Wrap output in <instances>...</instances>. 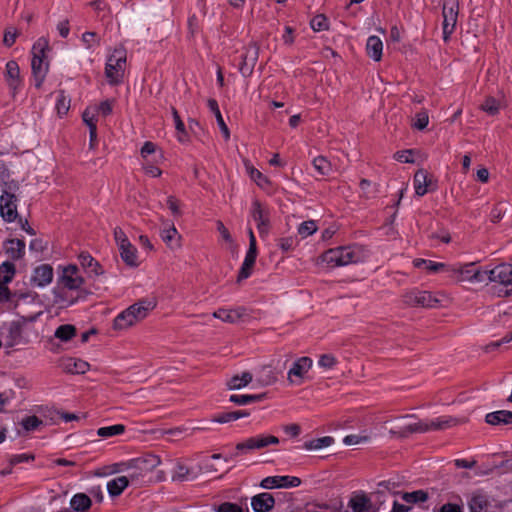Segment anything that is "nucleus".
I'll return each mask as SVG.
<instances>
[{
  "instance_id": "40",
  "label": "nucleus",
  "mask_w": 512,
  "mask_h": 512,
  "mask_svg": "<svg viewBox=\"0 0 512 512\" xmlns=\"http://www.w3.org/2000/svg\"><path fill=\"white\" fill-rule=\"evenodd\" d=\"M334 443V439L331 436H324L321 438L306 441L303 448L306 450H318L324 447H328Z\"/></svg>"
},
{
  "instance_id": "13",
  "label": "nucleus",
  "mask_w": 512,
  "mask_h": 512,
  "mask_svg": "<svg viewBox=\"0 0 512 512\" xmlns=\"http://www.w3.org/2000/svg\"><path fill=\"white\" fill-rule=\"evenodd\" d=\"M258 58L259 46L255 42L249 43L241 55V62L239 64V72L242 76L249 77L253 73Z\"/></svg>"
},
{
  "instance_id": "1",
  "label": "nucleus",
  "mask_w": 512,
  "mask_h": 512,
  "mask_svg": "<svg viewBox=\"0 0 512 512\" xmlns=\"http://www.w3.org/2000/svg\"><path fill=\"white\" fill-rule=\"evenodd\" d=\"M161 463L159 456L154 454H146L142 457L130 460L122 471H126L130 483L141 486L150 479L149 474Z\"/></svg>"
},
{
  "instance_id": "20",
  "label": "nucleus",
  "mask_w": 512,
  "mask_h": 512,
  "mask_svg": "<svg viewBox=\"0 0 512 512\" xmlns=\"http://www.w3.org/2000/svg\"><path fill=\"white\" fill-rule=\"evenodd\" d=\"M54 272L50 264H41L34 268L31 284L36 287H45L53 280Z\"/></svg>"
},
{
  "instance_id": "60",
  "label": "nucleus",
  "mask_w": 512,
  "mask_h": 512,
  "mask_svg": "<svg viewBox=\"0 0 512 512\" xmlns=\"http://www.w3.org/2000/svg\"><path fill=\"white\" fill-rule=\"evenodd\" d=\"M337 363L336 358L331 354H323L320 356L318 364L320 367L331 369Z\"/></svg>"
},
{
  "instance_id": "12",
  "label": "nucleus",
  "mask_w": 512,
  "mask_h": 512,
  "mask_svg": "<svg viewBox=\"0 0 512 512\" xmlns=\"http://www.w3.org/2000/svg\"><path fill=\"white\" fill-rule=\"evenodd\" d=\"M279 439L273 435H257L250 437L243 442L236 445L237 452L232 454L230 458L238 455L239 452H246L249 450L262 449L272 444H278Z\"/></svg>"
},
{
  "instance_id": "37",
  "label": "nucleus",
  "mask_w": 512,
  "mask_h": 512,
  "mask_svg": "<svg viewBox=\"0 0 512 512\" xmlns=\"http://www.w3.org/2000/svg\"><path fill=\"white\" fill-rule=\"evenodd\" d=\"M129 483L128 477L119 476L107 483V490L112 497L119 496Z\"/></svg>"
},
{
  "instance_id": "50",
  "label": "nucleus",
  "mask_w": 512,
  "mask_h": 512,
  "mask_svg": "<svg viewBox=\"0 0 512 512\" xmlns=\"http://www.w3.org/2000/svg\"><path fill=\"white\" fill-rule=\"evenodd\" d=\"M480 108H481V110H483L487 114L494 116V115H497L499 113L500 103L494 97L489 96L481 104Z\"/></svg>"
},
{
  "instance_id": "36",
  "label": "nucleus",
  "mask_w": 512,
  "mask_h": 512,
  "mask_svg": "<svg viewBox=\"0 0 512 512\" xmlns=\"http://www.w3.org/2000/svg\"><path fill=\"white\" fill-rule=\"evenodd\" d=\"M91 499L84 493L75 494L71 501V508L76 512H86L91 507Z\"/></svg>"
},
{
  "instance_id": "3",
  "label": "nucleus",
  "mask_w": 512,
  "mask_h": 512,
  "mask_svg": "<svg viewBox=\"0 0 512 512\" xmlns=\"http://www.w3.org/2000/svg\"><path fill=\"white\" fill-rule=\"evenodd\" d=\"M458 420L452 416H441L432 420H419L415 423L408 424L399 430H390V434L397 435L400 438H406L413 433H426L430 431L445 430L456 426Z\"/></svg>"
},
{
  "instance_id": "59",
  "label": "nucleus",
  "mask_w": 512,
  "mask_h": 512,
  "mask_svg": "<svg viewBox=\"0 0 512 512\" xmlns=\"http://www.w3.org/2000/svg\"><path fill=\"white\" fill-rule=\"evenodd\" d=\"M35 459V456L33 454H16L12 455L9 459V463L11 466H15L17 464L23 463V462H29L33 461Z\"/></svg>"
},
{
  "instance_id": "38",
  "label": "nucleus",
  "mask_w": 512,
  "mask_h": 512,
  "mask_svg": "<svg viewBox=\"0 0 512 512\" xmlns=\"http://www.w3.org/2000/svg\"><path fill=\"white\" fill-rule=\"evenodd\" d=\"M253 376L250 372H243L241 375H235L231 377L227 386L230 390L241 389L251 383Z\"/></svg>"
},
{
  "instance_id": "52",
  "label": "nucleus",
  "mask_w": 512,
  "mask_h": 512,
  "mask_svg": "<svg viewBox=\"0 0 512 512\" xmlns=\"http://www.w3.org/2000/svg\"><path fill=\"white\" fill-rule=\"evenodd\" d=\"M359 186L362 191V195L367 199L374 197L378 192L376 185L372 184L368 179H362Z\"/></svg>"
},
{
  "instance_id": "18",
  "label": "nucleus",
  "mask_w": 512,
  "mask_h": 512,
  "mask_svg": "<svg viewBox=\"0 0 512 512\" xmlns=\"http://www.w3.org/2000/svg\"><path fill=\"white\" fill-rule=\"evenodd\" d=\"M312 359L307 356L298 358L288 371V380L293 384H301L304 375L312 367Z\"/></svg>"
},
{
  "instance_id": "47",
  "label": "nucleus",
  "mask_w": 512,
  "mask_h": 512,
  "mask_svg": "<svg viewBox=\"0 0 512 512\" xmlns=\"http://www.w3.org/2000/svg\"><path fill=\"white\" fill-rule=\"evenodd\" d=\"M402 499L409 504L418 502H425L428 499L427 492L423 490H416L413 492H405L402 494Z\"/></svg>"
},
{
  "instance_id": "51",
  "label": "nucleus",
  "mask_w": 512,
  "mask_h": 512,
  "mask_svg": "<svg viewBox=\"0 0 512 512\" xmlns=\"http://www.w3.org/2000/svg\"><path fill=\"white\" fill-rule=\"evenodd\" d=\"M310 26L316 32L325 31L329 29V21L325 15L318 14L311 19Z\"/></svg>"
},
{
  "instance_id": "7",
  "label": "nucleus",
  "mask_w": 512,
  "mask_h": 512,
  "mask_svg": "<svg viewBox=\"0 0 512 512\" xmlns=\"http://www.w3.org/2000/svg\"><path fill=\"white\" fill-rule=\"evenodd\" d=\"M455 276L457 281L485 282L487 281L486 270H479L475 263L454 264L449 266V272Z\"/></svg>"
},
{
  "instance_id": "19",
  "label": "nucleus",
  "mask_w": 512,
  "mask_h": 512,
  "mask_svg": "<svg viewBox=\"0 0 512 512\" xmlns=\"http://www.w3.org/2000/svg\"><path fill=\"white\" fill-rule=\"evenodd\" d=\"M251 217L257 223L260 236L267 234L269 230V212L259 200H254L252 203Z\"/></svg>"
},
{
  "instance_id": "27",
  "label": "nucleus",
  "mask_w": 512,
  "mask_h": 512,
  "mask_svg": "<svg viewBox=\"0 0 512 512\" xmlns=\"http://www.w3.org/2000/svg\"><path fill=\"white\" fill-rule=\"evenodd\" d=\"M257 250L248 249L245 259L242 263V266L239 270L237 281L241 282L244 279H247L252 274L253 267L257 258Z\"/></svg>"
},
{
  "instance_id": "42",
  "label": "nucleus",
  "mask_w": 512,
  "mask_h": 512,
  "mask_svg": "<svg viewBox=\"0 0 512 512\" xmlns=\"http://www.w3.org/2000/svg\"><path fill=\"white\" fill-rule=\"evenodd\" d=\"M125 426L123 424H115L112 426L100 427L97 430V435L102 438H110L113 436L121 435L125 432Z\"/></svg>"
},
{
  "instance_id": "49",
  "label": "nucleus",
  "mask_w": 512,
  "mask_h": 512,
  "mask_svg": "<svg viewBox=\"0 0 512 512\" xmlns=\"http://www.w3.org/2000/svg\"><path fill=\"white\" fill-rule=\"evenodd\" d=\"M70 109V99L64 94V91H59L56 101V110L59 116H64Z\"/></svg>"
},
{
  "instance_id": "48",
  "label": "nucleus",
  "mask_w": 512,
  "mask_h": 512,
  "mask_svg": "<svg viewBox=\"0 0 512 512\" xmlns=\"http://www.w3.org/2000/svg\"><path fill=\"white\" fill-rule=\"evenodd\" d=\"M177 235H178V231L174 225L164 228L161 232L162 240L171 248L178 246V243L175 240Z\"/></svg>"
},
{
  "instance_id": "61",
  "label": "nucleus",
  "mask_w": 512,
  "mask_h": 512,
  "mask_svg": "<svg viewBox=\"0 0 512 512\" xmlns=\"http://www.w3.org/2000/svg\"><path fill=\"white\" fill-rule=\"evenodd\" d=\"M429 123V116L427 112L422 111L416 114V120L414 122V127L418 130H423L427 127Z\"/></svg>"
},
{
  "instance_id": "44",
  "label": "nucleus",
  "mask_w": 512,
  "mask_h": 512,
  "mask_svg": "<svg viewBox=\"0 0 512 512\" xmlns=\"http://www.w3.org/2000/svg\"><path fill=\"white\" fill-rule=\"evenodd\" d=\"M15 274V266L11 262H4L0 265V285L10 282Z\"/></svg>"
},
{
  "instance_id": "25",
  "label": "nucleus",
  "mask_w": 512,
  "mask_h": 512,
  "mask_svg": "<svg viewBox=\"0 0 512 512\" xmlns=\"http://www.w3.org/2000/svg\"><path fill=\"white\" fill-rule=\"evenodd\" d=\"M245 315L246 309L244 307H238L235 309L219 308L213 313V317L231 324L239 322Z\"/></svg>"
},
{
  "instance_id": "29",
  "label": "nucleus",
  "mask_w": 512,
  "mask_h": 512,
  "mask_svg": "<svg viewBox=\"0 0 512 512\" xmlns=\"http://www.w3.org/2000/svg\"><path fill=\"white\" fill-rule=\"evenodd\" d=\"M5 250L12 260H18L24 255L25 242L22 239H10L5 243Z\"/></svg>"
},
{
  "instance_id": "58",
  "label": "nucleus",
  "mask_w": 512,
  "mask_h": 512,
  "mask_svg": "<svg viewBox=\"0 0 512 512\" xmlns=\"http://www.w3.org/2000/svg\"><path fill=\"white\" fill-rule=\"evenodd\" d=\"M369 440H370V437L367 435L351 434V435H347L343 439V442L346 445H356V444H360V443H367Z\"/></svg>"
},
{
  "instance_id": "34",
  "label": "nucleus",
  "mask_w": 512,
  "mask_h": 512,
  "mask_svg": "<svg viewBox=\"0 0 512 512\" xmlns=\"http://www.w3.org/2000/svg\"><path fill=\"white\" fill-rule=\"evenodd\" d=\"M122 260L128 266H138L137 249L129 242L123 247H118Z\"/></svg>"
},
{
  "instance_id": "22",
  "label": "nucleus",
  "mask_w": 512,
  "mask_h": 512,
  "mask_svg": "<svg viewBox=\"0 0 512 512\" xmlns=\"http://www.w3.org/2000/svg\"><path fill=\"white\" fill-rule=\"evenodd\" d=\"M468 506L470 512H492L488 495L481 491H476L471 495Z\"/></svg>"
},
{
  "instance_id": "5",
  "label": "nucleus",
  "mask_w": 512,
  "mask_h": 512,
  "mask_svg": "<svg viewBox=\"0 0 512 512\" xmlns=\"http://www.w3.org/2000/svg\"><path fill=\"white\" fill-rule=\"evenodd\" d=\"M156 307V302L142 299L122 311L114 320L115 329H126L138 321L146 318L150 311Z\"/></svg>"
},
{
  "instance_id": "4",
  "label": "nucleus",
  "mask_w": 512,
  "mask_h": 512,
  "mask_svg": "<svg viewBox=\"0 0 512 512\" xmlns=\"http://www.w3.org/2000/svg\"><path fill=\"white\" fill-rule=\"evenodd\" d=\"M361 248L353 246H339L323 252L320 256L321 263L328 268H336L357 263L361 260Z\"/></svg>"
},
{
  "instance_id": "41",
  "label": "nucleus",
  "mask_w": 512,
  "mask_h": 512,
  "mask_svg": "<svg viewBox=\"0 0 512 512\" xmlns=\"http://www.w3.org/2000/svg\"><path fill=\"white\" fill-rule=\"evenodd\" d=\"M249 415V412L246 410H237V411H231V412H224L218 414L214 421L218 423H228L231 421H235L239 418L246 417Z\"/></svg>"
},
{
  "instance_id": "23",
  "label": "nucleus",
  "mask_w": 512,
  "mask_h": 512,
  "mask_svg": "<svg viewBox=\"0 0 512 512\" xmlns=\"http://www.w3.org/2000/svg\"><path fill=\"white\" fill-rule=\"evenodd\" d=\"M275 505L272 494L263 492L251 498V506L255 512H270Z\"/></svg>"
},
{
  "instance_id": "6",
  "label": "nucleus",
  "mask_w": 512,
  "mask_h": 512,
  "mask_svg": "<svg viewBox=\"0 0 512 512\" xmlns=\"http://www.w3.org/2000/svg\"><path fill=\"white\" fill-rule=\"evenodd\" d=\"M126 58V50L123 47L115 48L112 54L108 57L105 65V76L108 79L109 84L118 85L122 82Z\"/></svg>"
},
{
  "instance_id": "14",
  "label": "nucleus",
  "mask_w": 512,
  "mask_h": 512,
  "mask_svg": "<svg viewBox=\"0 0 512 512\" xmlns=\"http://www.w3.org/2000/svg\"><path fill=\"white\" fill-rule=\"evenodd\" d=\"M416 195L422 197L437 189V181L434 176L424 169H419L413 179Z\"/></svg>"
},
{
  "instance_id": "17",
  "label": "nucleus",
  "mask_w": 512,
  "mask_h": 512,
  "mask_svg": "<svg viewBox=\"0 0 512 512\" xmlns=\"http://www.w3.org/2000/svg\"><path fill=\"white\" fill-rule=\"evenodd\" d=\"M4 78L11 95L14 97L22 85L20 68L15 60H10L6 63Z\"/></svg>"
},
{
  "instance_id": "62",
  "label": "nucleus",
  "mask_w": 512,
  "mask_h": 512,
  "mask_svg": "<svg viewBox=\"0 0 512 512\" xmlns=\"http://www.w3.org/2000/svg\"><path fill=\"white\" fill-rule=\"evenodd\" d=\"M113 234H114L115 242L118 247H120V246L123 247L124 245H127V243L130 242L128 237L126 236L125 232L120 227H115Z\"/></svg>"
},
{
  "instance_id": "26",
  "label": "nucleus",
  "mask_w": 512,
  "mask_h": 512,
  "mask_svg": "<svg viewBox=\"0 0 512 512\" xmlns=\"http://www.w3.org/2000/svg\"><path fill=\"white\" fill-rule=\"evenodd\" d=\"M80 265L91 274L96 276L103 274L102 266L96 261L90 253L83 251L78 255Z\"/></svg>"
},
{
  "instance_id": "8",
  "label": "nucleus",
  "mask_w": 512,
  "mask_h": 512,
  "mask_svg": "<svg viewBox=\"0 0 512 512\" xmlns=\"http://www.w3.org/2000/svg\"><path fill=\"white\" fill-rule=\"evenodd\" d=\"M85 280L80 274V270L77 265L69 264L61 267V274L58 277L57 285L67 289L80 292V289L84 285Z\"/></svg>"
},
{
  "instance_id": "15",
  "label": "nucleus",
  "mask_w": 512,
  "mask_h": 512,
  "mask_svg": "<svg viewBox=\"0 0 512 512\" xmlns=\"http://www.w3.org/2000/svg\"><path fill=\"white\" fill-rule=\"evenodd\" d=\"M16 201V196L8 190L0 196V214L6 222H13L18 216Z\"/></svg>"
},
{
  "instance_id": "54",
  "label": "nucleus",
  "mask_w": 512,
  "mask_h": 512,
  "mask_svg": "<svg viewBox=\"0 0 512 512\" xmlns=\"http://www.w3.org/2000/svg\"><path fill=\"white\" fill-rule=\"evenodd\" d=\"M317 231V224L314 220L304 221L298 228V233L306 238Z\"/></svg>"
},
{
  "instance_id": "28",
  "label": "nucleus",
  "mask_w": 512,
  "mask_h": 512,
  "mask_svg": "<svg viewBox=\"0 0 512 512\" xmlns=\"http://www.w3.org/2000/svg\"><path fill=\"white\" fill-rule=\"evenodd\" d=\"M485 420L490 425H510L512 424V411L499 410L488 413Z\"/></svg>"
},
{
  "instance_id": "45",
  "label": "nucleus",
  "mask_w": 512,
  "mask_h": 512,
  "mask_svg": "<svg viewBox=\"0 0 512 512\" xmlns=\"http://www.w3.org/2000/svg\"><path fill=\"white\" fill-rule=\"evenodd\" d=\"M265 397V394L257 395H231L230 401L237 405H247L250 403L261 401Z\"/></svg>"
},
{
  "instance_id": "16",
  "label": "nucleus",
  "mask_w": 512,
  "mask_h": 512,
  "mask_svg": "<svg viewBox=\"0 0 512 512\" xmlns=\"http://www.w3.org/2000/svg\"><path fill=\"white\" fill-rule=\"evenodd\" d=\"M301 484V479L296 476H268L262 479L260 486L264 489L293 488Z\"/></svg>"
},
{
  "instance_id": "35",
  "label": "nucleus",
  "mask_w": 512,
  "mask_h": 512,
  "mask_svg": "<svg viewBox=\"0 0 512 512\" xmlns=\"http://www.w3.org/2000/svg\"><path fill=\"white\" fill-rule=\"evenodd\" d=\"M369 506L370 499L364 493L354 494L349 501V507L353 512H365Z\"/></svg>"
},
{
  "instance_id": "21",
  "label": "nucleus",
  "mask_w": 512,
  "mask_h": 512,
  "mask_svg": "<svg viewBox=\"0 0 512 512\" xmlns=\"http://www.w3.org/2000/svg\"><path fill=\"white\" fill-rule=\"evenodd\" d=\"M59 367L65 373L84 374L90 369L88 362L74 357H63L59 360Z\"/></svg>"
},
{
  "instance_id": "53",
  "label": "nucleus",
  "mask_w": 512,
  "mask_h": 512,
  "mask_svg": "<svg viewBox=\"0 0 512 512\" xmlns=\"http://www.w3.org/2000/svg\"><path fill=\"white\" fill-rule=\"evenodd\" d=\"M81 40L87 49H92L93 47L100 45V38L97 33L92 31L83 33Z\"/></svg>"
},
{
  "instance_id": "31",
  "label": "nucleus",
  "mask_w": 512,
  "mask_h": 512,
  "mask_svg": "<svg viewBox=\"0 0 512 512\" xmlns=\"http://www.w3.org/2000/svg\"><path fill=\"white\" fill-rule=\"evenodd\" d=\"M383 43L378 36L372 35L367 39L366 52L367 55L375 61L382 58Z\"/></svg>"
},
{
  "instance_id": "39",
  "label": "nucleus",
  "mask_w": 512,
  "mask_h": 512,
  "mask_svg": "<svg viewBox=\"0 0 512 512\" xmlns=\"http://www.w3.org/2000/svg\"><path fill=\"white\" fill-rule=\"evenodd\" d=\"M76 327L71 324L60 325L54 333L55 338L67 342L76 335Z\"/></svg>"
},
{
  "instance_id": "55",
  "label": "nucleus",
  "mask_w": 512,
  "mask_h": 512,
  "mask_svg": "<svg viewBox=\"0 0 512 512\" xmlns=\"http://www.w3.org/2000/svg\"><path fill=\"white\" fill-rule=\"evenodd\" d=\"M419 264H425V270L431 273H437V272H449V266L445 265L444 263L434 262L431 260L428 261H422L418 262Z\"/></svg>"
},
{
  "instance_id": "32",
  "label": "nucleus",
  "mask_w": 512,
  "mask_h": 512,
  "mask_svg": "<svg viewBox=\"0 0 512 512\" xmlns=\"http://www.w3.org/2000/svg\"><path fill=\"white\" fill-rule=\"evenodd\" d=\"M22 326L19 322H12L7 329L6 344L13 347L22 343Z\"/></svg>"
},
{
  "instance_id": "64",
  "label": "nucleus",
  "mask_w": 512,
  "mask_h": 512,
  "mask_svg": "<svg viewBox=\"0 0 512 512\" xmlns=\"http://www.w3.org/2000/svg\"><path fill=\"white\" fill-rule=\"evenodd\" d=\"M250 177L259 185L263 186L265 183H268V179L264 176L259 170L252 168L250 170Z\"/></svg>"
},
{
  "instance_id": "43",
  "label": "nucleus",
  "mask_w": 512,
  "mask_h": 512,
  "mask_svg": "<svg viewBox=\"0 0 512 512\" xmlns=\"http://www.w3.org/2000/svg\"><path fill=\"white\" fill-rule=\"evenodd\" d=\"M171 113L174 119L175 128L177 130V138L180 142H184L187 138V131L185 128L184 122L181 120V117L175 107H171Z\"/></svg>"
},
{
  "instance_id": "57",
  "label": "nucleus",
  "mask_w": 512,
  "mask_h": 512,
  "mask_svg": "<svg viewBox=\"0 0 512 512\" xmlns=\"http://www.w3.org/2000/svg\"><path fill=\"white\" fill-rule=\"evenodd\" d=\"M216 512H249V509L246 507L244 510L236 503L224 502L217 507Z\"/></svg>"
},
{
  "instance_id": "30",
  "label": "nucleus",
  "mask_w": 512,
  "mask_h": 512,
  "mask_svg": "<svg viewBox=\"0 0 512 512\" xmlns=\"http://www.w3.org/2000/svg\"><path fill=\"white\" fill-rule=\"evenodd\" d=\"M196 477L197 473L193 471V469L189 468L182 462L176 463L172 474L173 481H189L195 479Z\"/></svg>"
},
{
  "instance_id": "2",
  "label": "nucleus",
  "mask_w": 512,
  "mask_h": 512,
  "mask_svg": "<svg viewBox=\"0 0 512 512\" xmlns=\"http://www.w3.org/2000/svg\"><path fill=\"white\" fill-rule=\"evenodd\" d=\"M50 51L49 40L40 37L32 47L31 69L34 85L40 89L49 71L48 52Z\"/></svg>"
},
{
  "instance_id": "46",
  "label": "nucleus",
  "mask_w": 512,
  "mask_h": 512,
  "mask_svg": "<svg viewBox=\"0 0 512 512\" xmlns=\"http://www.w3.org/2000/svg\"><path fill=\"white\" fill-rule=\"evenodd\" d=\"M313 166L316 169V171L322 176H327L332 171L331 163L323 156H318L314 158Z\"/></svg>"
},
{
  "instance_id": "33",
  "label": "nucleus",
  "mask_w": 512,
  "mask_h": 512,
  "mask_svg": "<svg viewBox=\"0 0 512 512\" xmlns=\"http://www.w3.org/2000/svg\"><path fill=\"white\" fill-rule=\"evenodd\" d=\"M207 106L210 109V111L215 115L217 123H218L220 130L223 133L225 139H229L230 131L222 117L217 100H215L213 98L208 99Z\"/></svg>"
},
{
  "instance_id": "11",
  "label": "nucleus",
  "mask_w": 512,
  "mask_h": 512,
  "mask_svg": "<svg viewBox=\"0 0 512 512\" xmlns=\"http://www.w3.org/2000/svg\"><path fill=\"white\" fill-rule=\"evenodd\" d=\"M486 273L487 281L497 282L507 288L504 292L505 295L512 293V264L497 265L491 270H486Z\"/></svg>"
},
{
  "instance_id": "10",
  "label": "nucleus",
  "mask_w": 512,
  "mask_h": 512,
  "mask_svg": "<svg viewBox=\"0 0 512 512\" xmlns=\"http://www.w3.org/2000/svg\"><path fill=\"white\" fill-rule=\"evenodd\" d=\"M459 13V4L457 0H446L443 5V40L447 42L454 32Z\"/></svg>"
},
{
  "instance_id": "9",
  "label": "nucleus",
  "mask_w": 512,
  "mask_h": 512,
  "mask_svg": "<svg viewBox=\"0 0 512 512\" xmlns=\"http://www.w3.org/2000/svg\"><path fill=\"white\" fill-rule=\"evenodd\" d=\"M402 300L408 306L424 308H434L441 303V300L431 292L417 289L405 292L402 295Z\"/></svg>"
},
{
  "instance_id": "56",
  "label": "nucleus",
  "mask_w": 512,
  "mask_h": 512,
  "mask_svg": "<svg viewBox=\"0 0 512 512\" xmlns=\"http://www.w3.org/2000/svg\"><path fill=\"white\" fill-rule=\"evenodd\" d=\"M21 424L26 431H34L42 424V420L33 415L24 418Z\"/></svg>"
},
{
  "instance_id": "63",
  "label": "nucleus",
  "mask_w": 512,
  "mask_h": 512,
  "mask_svg": "<svg viewBox=\"0 0 512 512\" xmlns=\"http://www.w3.org/2000/svg\"><path fill=\"white\" fill-rule=\"evenodd\" d=\"M113 105L114 101L107 99L99 104L98 111L102 116L106 117L112 113Z\"/></svg>"
},
{
  "instance_id": "24",
  "label": "nucleus",
  "mask_w": 512,
  "mask_h": 512,
  "mask_svg": "<svg viewBox=\"0 0 512 512\" xmlns=\"http://www.w3.org/2000/svg\"><path fill=\"white\" fill-rule=\"evenodd\" d=\"M73 290H67L60 286H57L53 290L54 294V303L59 305V307L64 308L75 304L80 298V292H76L77 295L74 296L72 293Z\"/></svg>"
}]
</instances>
